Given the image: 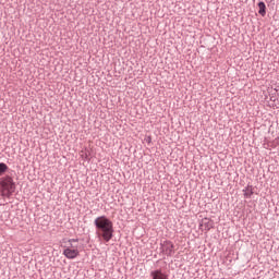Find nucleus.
<instances>
[{"instance_id":"f257e3e1","label":"nucleus","mask_w":279,"mask_h":279,"mask_svg":"<svg viewBox=\"0 0 279 279\" xmlns=\"http://www.w3.org/2000/svg\"><path fill=\"white\" fill-rule=\"evenodd\" d=\"M96 236L99 241L110 243L114 236V223L106 216H99L94 220Z\"/></svg>"},{"instance_id":"f03ea898","label":"nucleus","mask_w":279,"mask_h":279,"mask_svg":"<svg viewBox=\"0 0 279 279\" xmlns=\"http://www.w3.org/2000/svg\"><path fill=\"white\" fill-rule=\"evenodd\" d=\"M0 193L1 197H8V199L16 193V182L11 175L0 178Z\"/></svg>"},{"instance_id":"7ed1b4c3","label":"nucleus","mask_w":279,"mask_h":279,"mask_svg":"<svg viewBox=\"0 0 279 279\" xmlns=\"http://www.w3.org/2000/svg\"><path fill=\"white\" fill-rule=\"evenodd\" d=\"M160 252L165 256H173L175 254V245H173V242L166 240L160 243Z\"/></svg>"},{"instance_id":"20e7f679","label":"nucleus","mask_w":279,"mask_h":279,"mask_svg":"<svg viewBox=\"0 0 279 279\" xmlns=\"http://www.w3.org/2000/svg\"><path fill=\"white\" fill-rule=\"evenodd\" d=\"M63 256H65V258H69V260H74V258H77V256H80V250L66 247L65 250H63Z\"/></svg>"},{"instance_id":"39448f33","label":"nucleus","mask_w":279,"mask_h":279,"mask_svg":"<svg viewBox=\"0 0 279 279\" xmlns=\"http://www.w3.org/2000/svg\"><path fill=\"white\" fill-rule=\"evenodd\" d=\"M199 226L202 227V230H205V232H208L209 230H213L215 228V221L208 218L202 219Z\"/></svg>"},{"instance_id":"423d86ee","label":"nucleus","mask_w":279,"mask_h":279,"mask_svg":"<svg viewBox=\"0 0 279 279\" xmlns=\"http://www.w3.org/2000/svg\"><path fill=\"white\" fill-rule=\"evenodd\" d=\"M153 279H169V276L162 272V269H156L150 272Z\"/></svg>"},{"instance_id":"0eeeda50","label":"nucleus","mask_w":279,"mask_h":279,"mask_svg":"<svg viewBox=\"0 0 279 279\" xmlns=\"http://www.w3.org/2000/svg\"><path fill=\"white\" fill-rule=\"evenodd\" d=\"M257 8H259L258 14L260 16H266V14H267V5L263 1H259L257 3Z\"/></svg>"},{"instance_id":"6e6552de","label":"nucleus","mask_w":279,"mask_h":279,"mask_svg":"<svg viewBox=\"0 0 279 279\" xmlns=\"http://www.w3.org/2000/svg\"><path fill=\"white\" fill-rule=\"evenodd\" d=\"M243 193H244V197L246 199H250L253 195H254V189L252 187V185H247L244 190H243Z\"/></svg>"},{"instance_id":"1a4fd4ad","label":"nucleus","mask_w":279,"mask_h":279,"mask_svg":"<svg viewBox=\"0 0 279 279\" xmlns=\"http://www.w3.org/2000/svg\"><path fill=\"white\" fill-rule=\"evenodd\" d=\"M9 169L10 167H8L5 162H0V178L1 175H4L5 173H8Z\"/></svg>"},{"instance_id":"9d476101","label":"nucleus","mask_w":279,"mask_h":279,"mask_svg":"<svg viewBox=\"0 0 279 279\" xmlns=\"http://www.w3.org/2000/svg\"><path fill=\"white\" fill-rule=\"evenodd\" d=\"M68 247H70V250H77V246L73 245V243H70Z\"/></svg>"},{"instance_id":"9b49d317","label":"nucleus","mask_w":279,"mask_h":279,"mask_svg":"<svg viewBox=\"0 0 279 279\" xmlns=\"http://www.w3.org/2000/svg\"><path fill=\"white\" fill-rule=\"evenodd\" d=\"M77 241H80L78 239H70L69 243H77Z\"/></svg>"}]
</instances>
